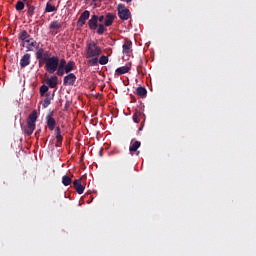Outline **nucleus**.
I'll return each instance as SVG.
<instances>
[{
  "label": "nucleus",
  "mask_w": 256,
  "mask_h": 256,
  "mask_svg": "<svg viewBox=\"0 0 256 256\" xmlns=\"http://www.w3.org/2000/svg\"><path fill=\"white\" fill-rule=\"evenodd\" d=\"M114 21H115V14L107 13L106 17L104 18L105 27H111Z\"/></svg>",
  "instance_id": "12"
},
{
  "label": "nucleus",
  "mask_w": 256,
  "mask_h": 256,
  "mask_svg": "<svg viewBox=\"0 0 256 256\" xmlns=\"http://www.w3.org/2000/svg\"><path fill=\"white\" fill-rule=\"evenodd\" d=\"M75 81H77V76L73 73H69L64 77L63 85H65V87H73V85H75Z\"/></svg>",
  "instance_id": "6"
},
{
  "label": "nucleus",
  "mask_w": 256,
  "mask_h": 256,
  "mask_svg": "<svg viewBox=\"0 0 256 256\" xmlns=\"http://www.w3.org/2000/svg\"><path fill=\"white\" fill-rule=\"evenodd\" d=\"M49 55H51V53L49 51L44 52L42 59H49Z\"/></svg>",
  "instance_id": "36"
},
{
  "label": "nucleus",
  "mask_w": 256,
  "mask_h": 256,
  "mask_svg": "<svg viewBox=\"0 0 256 256\" xmlns=\"http://www.w3.org/2000/svg\"><path fill=\"white\" fill-rule=\"evenodd\" d=\"M33 131H35V124H29L27 123V127L24 129V133L30 137V135H33Z\"/></svg>",
  "instance_id": "20"
},
{
  "label": "nucleus",
  "mask_w": 256,
  "mask_h": 256,
  "mask_svg": "<svg viewBox=\"0 0 256 256\" xmlns=\"http://www.w3.org/2000/svg\"><path fill=\"white\" fill-rule=\"evenodd\" d=\"M73 69H75V63L73 61H69L66 64V67H64L65 73H71V71H73Z\"/></svg>",
  "instance_id": "24"
},
{
  "label": "nucleus",
  "mask_w": 256,
  "mask_h": 256,
  "mask_svg": "<svg viewBox=\"0 0 256 256\" xmlns=\"http://www.w3.org/2000/svg\"><path fill=\"white\" fill-rule=\"evenodd\" d=\"M104 20H105V16H103V15L98 16L99 23H103Z\"/></svg>",
  "instance_id": "38"
},
{
  "label": "nucleus",
  "mask_w": 256,
  "mask_h": 256,
  "mask_svg": "<svg viewBox=\"0 0 256 256\" xmlns=\"http://www.w3.org/2000/svg\"><path fill=\"white\" fill-rule=\"evenodd\" d=\"M55 135H56V147H61L63 144V135H61V128L57 127L55 129Z\"/></svg>",
  "instance_id": "13"
},
{
  "label": "nucleus",
  "mask_w": 256,
  "mask_h": 256,
  "mask_svg": "<svg viewBox=\"0 0 256 256\" xmlns=\"http://www.w3.org/2000/svg\"><path fill=\"white\" fill-rule=\"evenodd\" d=\"M31 65V54L26 53L20 59V67L21 69H25V67H29Z\"/></svg>",
  "instance_id": "10"
},
{
  "label": "nucleus",
  "mask_w": 256,
  "mask_h": 256,
  "mask_svg": "<svg viewBox=\"0 0 256 256\" xmlns=\"http://www.w3.org/2000/svg\"><path fill=\"white\" fill-rule=\"evenodd\" d=\"M74 185V189L76 190V192L78 193V195H83V192L85 191V186H83L81 184V178L75 180L73 182Z\"/></svg>",
  "instance_id": "11"
},
{
  "label": "nucleus",
  "mask_w": 256,
  "mask_h": 256,
  "mask_svg": "<svg viewBox=\"0 0 256 256\" xmlns=\"http://www.w3.org/2000/svg\"><path fill=\"white\" fill-rule=\"evenodd\" d=\"M56 71V75H58V77H63L65 75V68L61 66H58Z\"/></svg>",
  "instance_id": "32"
},
{
  "label": "nucleus",
  "mask_w": 256,
  "mask_h": 256,
  "mask_svg": "<svg viewBox=\"0 0 256 256\" xmlns=\"http://www.w3.org/2000/svg\"><path fill=\"white\" fill-rule=\"evenodd\" d=\"M102 152H103V150L100 151V155H101Z\"/></svg>",
  "instance_id": "42"
},
{
  "label": "nucleus",
  "mask_w": 256,
  "mask_h": 256,
  "mask_svg": "<svg viewBox=\"0 0 256 256\" xmlns=\"http://www.w3.org/2000/svg\"><path fill=\"white\" fill-rule=\"evenodd\" d=\"M26 7H27V17L31 19V17L35 15V10L37 9V7L33 5V3L31 2H27Z\"/></svg>",
  "instance_id": "14"
},
{
  "label": "nucleus",
  "mask_w": 256,
  "mask_h": 256,
  "mask_svg": "<svg viewBox=\"0 0 256 256\" xmlns=\"http://www.w3.org/2000/svg\"><path fill=\"white\" fill-rule=\"evenodd\" d=\"M139 147H141V142L132 140L129 147L130 155L137 153V149H139Z\"/></svg>",
  "instance_id": "15"
},
{
  "label": "nucleus",
  "mask_w": 256,
  "mask_h": 256,
  "mask_svg": "<svg viewBox=\"0 0 256 256\" xmlns=\"http://www.w3.org/2000/svg\"><path fill=\"white\" fill-rule=\"evenodd\" d=\"M89 17H91V12H89V10H85L78 18L77 27L81 29V27H83V25L87 23V20L89 19Z\"/></svg>",
  "instance_id": "5"
},
{
  "label": "nucleus",
  "mask_w": 256,
  "mask_h": 256,
  "mask_svg": "<svg viewBox=\"0 0 256 256\" xmlns=\"http://www.w3.org/2000/svg\"><path fill=\"white\" fill-rule=\"evenodd\" d=\"M47 85L50 87V89H55V87H57V76H52L50 79H48Z\"/></svg>",
  "instance_id": "21"
},
{
  "label": "nucleus",
  "mask_w": 256,
  "mask_h": 256,
  "mask_svg": "<svg viewBox=\"0 0 256 256\" xmlns=\"http://www.w3.org/2000/svg\"><path fill=\"white\" fill-rule=\"evenodd\" d=\"M59 67V57L58 56H52L49 59L46 60L45 69L47 73L50 75H53L55 71H57Z\"/></svg>",
  "instance_id": "3"
},
{
  "label": "nucleus",
  "mask_w": 256,
  "mask_h": 256,
  "mask_svg": "<svg viewBox=\"0 0 256 256\" xmlns=\"http://www.w3.org/2000/svg\"><path fill=\"white\" fill-rule=\"evenodd\" d=\"M118 17L122 19V21H127L129 17H131V11L125 5L119 4L118 5Z\"/></svg>",
  "instance_id": "4"
},
{
  "label": "nucleus",
  "mask_w": 256,
  "mask_h": 256,
  "mask_svg": "<svg viewBox=\"0 0 256 256\" xmlns=\"http://www.w3.org/2000/svg\"><path fill=\"white\" fill-rule=\"evenodd\" d=\"M23 1V3H26V5H27V3H33V0H22Z\"/></svg>",
  "instance_id": "39"
},
{
  "label": "nucleus",
  "mask_w": 256,
  "mask_h": 256,
  "mask_svg": "<svg viewBox=\"0 0 256 256\" xmlns=\"http://www.w3.org/2000/svg\"><path fill=\"white\" fill-rule=\"evenodd\" d=\"M136 95L144 99V97H147V89L145 87H138L136 89Z\"/></svg>",
  "instance_id": "23"
},
{
  "label": "nucleus",
  "mask_w": 256,
  "mask_h": 256,
  "mask_svg": "<svg viewBox=\"0 0 256 256\" xmlns=\"http://www.w3.org/2000/svg\"><path fill=\"white\" fill-rule=\"evenodd\" d=\"M141 117H143V112L136 110L132 116V119H133L134 123H140Z\"/></svg>",
  "instance_id": "22"
},
{
  "label": "nucleus",
  "mask_w": 256,
  "mask_h": 256,
  "mask_svg": "<svg viewBox=\"0 0 256 256\" xmlns=\"http://www.w3.org/2000/svg\"><path fill=\"white\" fill-rule=\"evenodd\" d=\"M133 47V42L128 38L125 39L124 44L122 45V53L123 55H130L133 51L131 48Z\"/></svg>",
  "instance_id": "9"
},
{
  "label": "nucleus",
  "mask_w": 256,
  "mask_h": 256,
  "mask_svg": "<svg viewBox=\"0 0 256 256\" xmlns=\"http://www.w3.org/2000/svg\"><path fill=\"white\" fill-rule=\"evenodd\" d=\"M131 71V67L129 66H122L116 69V75H125V73H129Z\"/></svg>",
  "instance_id": "18"
},
{
  "label": "nucleus",
  "mask_w": 256,
  "mask_h": 256,
  "mask_svg": "<svg viewBox=\"0 0 256 256\" xmlns=\"http://www.w3.org/2000/svg\"><path fill=\"white\" fill-rule=\"evenodd\" d=\"M66 65H67V60H65V58H62V59L60 60V62H58V67H63V68H65Z\"/></svg>",
  "instance_id": "34"
},
{
  "label": "nucleus",
  "mask_w": 256,
  "mask_h": 256,
  "mask_svg": "<svg viewBox=\"0 0 256 256\" xmlns=\"http://www.w3.org/2000/svg\"><path fill=\"white\" fill-rule=\"evenodd\" d=\"M136 155H139V152H137V154Z\"/></svg>",
  "instance_id": "43"
},
{
  "label": "nucleus",
  "mask_w": 256,
  "mask_h": 256,
  "mask_svg": "<svg viewBox=\"0 0 256 256\" xmlns=\"http://www.w3.org/2000/svg\"><path fill=\"white\" fill-rule=\"evenodd\" d=\"M126 3H131L133 0H125Z\"/></svg>",
  "instance_id": "40"
},
{
  "label": "nucleus",
  "mask_w": 256,
  "mask_h": 256,
  "mask_svg": "<svg viewBox=\"0 0 256 256\" xmlns=\"http://www.w3.org/2000/svg\"><path fill=\"white\" fill-rule=\"evenodd\" d=\"M18 39L22 43V47H26L27 51H34V49H39V43L35 41L27 30H21L18 34Z\"/></svg>",
  "instance_id": "1"
},
{
  "label": "nucleus",
  "mask_w": 256,
  "mask_h": 256,
  "mask_svg": "<svg viewBox=\"0 0 256 256\" xmlns=\"http://www.w3.org/2000/svg\"><path fill=\"white\" fill-rule=\"evenodd\" d=\"M51 105V94H46V98L42 104L43 109H47Z\"/></svg>",
  "instance_id": "27"
},
{
  "label": "nucleus",
  "mask_w": 256,
  "mask_h": 256,
  "mask_svg": "<svg viewBox=\"0 0 256 256\" xmlns=\"http://www.w3.org/2000/svg\"><path fill=\"white\" fill-rule=\"evenodd\" d=\"M138 75H143V66H137Z\"/></svg>",
  "instance_id": "37"
},
{
  "label": "nucleus",
  "mask_w": 256,
  "mask_h": 256,
  "mask_svg": "<svg viewBox=\"0 0 256 256\" xmlns=\"http://www.w3.org/2000/svg\"><path fill=\"white\" fill-rule=\"evenodd\" d=\"M25 5L26 3L23 2L22 0L17 1L15 4L16 11H23V9H25Z\"/></svg>",
  "instance_id": "28"
},
{
  "label": "nucleus",
  "mask_w": 256,
  "mask_h": 256,
  "mask_svg": "<svg viewBox=\"0 0 256 256\" xmlns=\"http://www.w3.org/2000/svg\"><path fill=\"white\" fill-rule=\"evenodd\" d=\"M98 63H100V65H107L109 63V57L101 56L98 60Z\"/></svg>",
  "instance_id": "30"
},
{
  "label": "nucleus",
  "mask_w": 256,
  "mask_h": 256,
  "mask_svg": "<svg viewBox=\"0 0 256 256\" xmlns=\"http://www.w3.org/2000/svg\"><path fill=\"white\" fill-rule=\"evenodd\" d=\"M37 61H39V63H38L39 67H43V65H47V59L46 58L37 59Z\"/></svg>",
  "instance_id": "35"
},
{
  "label": "nucleus",
  "mask_w": 256,
  "mask_h": 256,
  "mask_svg": "<svg viewBox=\"0 0 256 256\" xmlns=\"http://www.w3.org/2000/svg\"><path fill=\"white\" fill-rule=\"evenodd\" d=\"M46 125L50 131H55V127H57V121L53 118V112L46 116Z\"/></svg>",
  "instance_id": "8"
},
{
  "label": "nucleus",
  "mask_w": 256,
  "mask_h": 256,
  "mask_svg": "<svg viewBox=\"0 0 256 256\" xmlns=\"http://www.w3.org/2000/svg\"><path fill=\"white\" fill-rule=\"evenodd\" d=\"M45 53V49L39 48L36 52V59H43V54Z\"/></svg>",
  "instance_id": "31"
},
{
  "label": "nucleus",
  "mask_w": 256,
  "mask_h": 256,
  "mask_svg": "<svg viewBox=\"0 0 256 256\" xmlns=\"http://www.w3.org/2000/svg\"><path fill=\"white\" fill-rule=\"evenodd\" d=\"M89 65H91V67H95L98 65L99 63V57H90V60L88 61Z\"/></svg>",
  "instance_id": "29"
},
{
  "label": "nucleus",
  "mask_w": 256,
  "mask_h": 256,
  "mask_svg": "<svg viewBox=\"0 0 256 256\" xmlns=\"http://www.w3.org/2000/svg\"><path fill=\"white\" fill-rule=\"evenodd\" d=\"M55 11H57V7L53 5V0L48 1L45 7V13H54Z\"/></svg>",
  "instance_id": "16"
},
{
  "label": "nucleus",
  "mask_w": 256,
  "mask_h": 256,
  "mask_svg": "<svg viewBox=\"0 0 256 256\" xmlns=\"http://www.w3.org/2000/svg\"><path fill=\"white\" fill-rule=\"evenodd\" d=\"M61 27H63V23L59 22V20H54L49 25V29H52L53 31H59Z\"/></svg>",
  "instance_id": "17"
},
{
  "label": "nucleus",
  "mask_w": 256,
  "mask_h": 256,
  "mask_svg": "<svg viewBox=\"0 0 256 256\" xmlns=\"http://www.w3.org/2000/svg\"><path fill=\"white\" fill-rule=\"evenodd\" d=\"M107 26H105V24L103 23H100L97 27V30H96V33L98 35H103L105 33V31H107Z\"/></svg>",
  "instance_id": "26"
},
{
  "label": "nucleus",
  "mask_w": 256,
  "mask_h": 256,
  "mask_svg": "<svg viewBox=\"0 0 256 256\" xmlns=\"http://www.w3.org/2000/svg\"><path fill=\"white\" fill-rule=\"evenodd\" d=\"M37 122V110H33V112L29 115L27 123L30 125H35Z\"/></svg>",
  "instance_id": "19"
},
{
  "label": "nucleus",
  "mask_w": 256,
  "mask_h": 256,
  "mask_svg": "<svg viewBox=\"0 0 256 256\" xmlns=\"http://www.w3.org/2000/svg\"><path fill=\"white\" fill-rule=\"evenodd\" d=\"M93 1V3H97L99 0H92Z\"/></svg>",
  "instance_id": "41"
},
{
  "label": "nucleus",
  "mask_w": 256,
  "mask_h": 256,
  "mask_svg": "<svg viewBox=\"0 0 256 256\" xmlns=\"http://www.w3.org/2000/svg\"><path fill=\"white\" fill-rule=\"evenodd\" d=\"M88 27L91 31H97V27H99V16L92 15L88 20Z\"/></svg>",
  "instance_id": "7"
},
{
  "label": "nucleus",
  "mask_w": 256,
  "mask_h": 256,
  "mask_svg": "<svg viewBox=\"0 0 256 256\" xmlns=\"http://www.w3.org/2000/svg\"><path fill=\"white\" fill-rule=\"evenodd\" d=\"M71 183H73V179H71V177L67 175L62 177V184L64 185V187H69Z\"/></svg>",
  "instance_id": "25"
},
{
  "label": "nucleus",
  "mask_w": 256,
  "mask_h": 256,
  "mask_svg": "<svg viewBox=\"0 0 256 256\" xmlns=\"http://www.w3.org/2000/svg\"><path fill=\"white\" fill-rule=\"evenodd\" d=\"M47 91H49V86L42 85L40 87V95H41V97L45 96V93H47Z\"/></svg>",
  "instance_id": "33"
},
{
  "label": "nucleus",
  "mask_w": 256,
  "mask_h": 256,
  "mask_svg": "<svg viewBox=\"0 0 256 256\" xmlns=\"http://www.w3.org/2000/svg\"><path fill=\"white\" fill-rule=\"evenodd\" d=\"M101 47L95 43V41H91L86 46V59H91V57H99L101 55Z\"/></svg>",
  "instance_id": "2"
}]
</instances>
